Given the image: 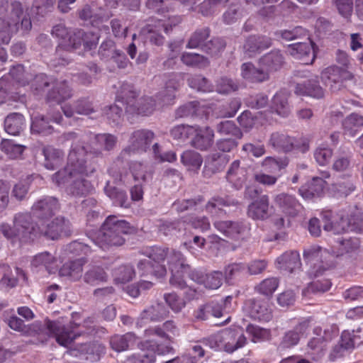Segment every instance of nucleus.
<instances>
[{"instance_id":"nucleus-1","label":"nucleus","mask_w":363,"mask_h":363,"mask_svg":"<svg viewBox=\"0 0 363 363\" xmlns=\"http://www.w3.org/2000/svg\"><path fill=\"white\" fill-rule=\"evenodd\" d=\"M66 140H72V146L65 168L52 176V182L59 187L65 189L67 194L74 197L86 196L94 189L86 177L92 174L95 166L89 159V154L98 155L103 150H112L117 142L116 136L91 133L79 135L77 133L64 134Z\"/></svg>"},{"instance_id":"nucleus-2","label":"nucleus","mask_w":363,"mask_h":363,"mask_svg":"<svg viewBox=\"0 0 363 363\" xmlns=\"http://www.w3.org/2000/svg\"><path fill=\"white\" fill-rule=\"evenodd\" d=\"M147 258L140 260L138 267L142 272V275L153 274L157 278L166 275L167 269L164 264H160L167 259L169 269L172 273L170 284L177 288L184 289L185 297L189 299L198 298L199 292L191 287H186V282L183 275L191 272L190 266L185 263L183 255L175 250L164 249L160 247H153L146 250Z\"/></svg>"},{"instance_id":"nucleus-3","label":"nucleus","mask_w":363,"mask_h":363,"mask_svg":"<svg viewBox=\"0 0 363 363\" xmlns=\"http://www.w3.org/2000/svg\"><path fill=\"white\" fill-rule=\"evenodd\" d=\"M180 74H172L169 76L163 90L152 97L145 96L137 100L134 87L130 84H123L121 90L117 93L118 102L125 106V112L130 115L148 116L152 114L157 108L170 105L174 102L179 84Z\"/></svg>"},{"instance_id":"nucleus-4","label":"nucleus","mask_w":363,"mask_h":363,"mask_svg":"<svg viewBox=\"0 0 363 363\" xmlns=\"http://www.w3.org/2000/svg\"><path fill=\"white\" fill-rule=\"evenodd\" d=\"M155 138V133L150 130L140 129L135 130L130 135L128 145L123 149L120 155L108 169L109 174L116 181L127 184L130 180V174L123 166L127 157L145 152L150 147Z\"/></svg>"},{"instance_id":"nucleus-5","label":"nucleus","mask_w":363,"mask_h":363,"mask_svg":"<svg viewBox=\"0 0 363 363\" xmlns=\"http://www.w3.org/2000/svg\"><path fill=\"white\" fill-rule=\"evenodd\" d=\"M135 228L125 220L109 216L101 229L91 237V240L103 250L112 246H121L125 242L124 235L133 233Z\"/></svg>"},{"instance_id":"nucleus-6","label":"nucleus","mask_w":363,"mask_h":363,"mask_svg":"<svg viewBox=\"0 0 363 363\" xmlns=\"http://www.w3.org/2000/svg\"><path fill=\"white\" fill-rule=\"evenodd\" d=\"M52 35L60 40L57 52L61 49L65 50H77L83 45L84 50H91L98 44L99 35L94 32H84L77 30L70 32L62 23L55 26Z\"/></svg>"},{"instance_id":"nucleus-7","label":"nucleus","mask_w":363,"mask_h":363,"mask_svg":"<svg viewBox=\"0 0 363 363\" xmlns=\"http://www.w3.org/2000/svg\"><path fill=\"white\" fill-rule=\"evenodd\" d=\"M31 216V212L16 213L13 219V226L3 223L0 225V232L12 242L16 240L26 242L38 236V226L33 225Z\"/></svg>"},{"instance_id":"nucleus-8","label":"nucleus","mask_w":363,"mask_h":363,"mask_svg":"<svg viewBox=\"0 0 363 363\" xmlns=\"http://www.w3.org/2000/svg\"><path fill=\"white\" fill-rule=\"evenodd\" d=\"M0 44H9L13 33L18 30L22 6L20 2L13 1L9 5L7 0H0Z\"/></svg>"},{"instance_id":"nucleus-9","label":"nucleus","mask_w":363,"mask_h":363,"mask_svg":"<svg viewBox=\"0 0 363 363\" xmlns=\"http://www.w3.org/2000/svg\"><path fill=\"white\" fill-rule=\"evenodd\" d=\"M167 12L164 10L163 13H158L163 16V18L155 17L149 19L141 30L140 34L148 39L150 42L155 45H162L164 42V38L162 35V31L168 34L172 28L181 23L182 18L179 16H172L166 18L164 13Z\"/></svg>"},{"instance_id":"nucleus-10","label":"nucleus","mask_w":363,"mask_h":363,"mask_svg":"<svg viewBox=\"0 0 363 363\" xmlns=\"http://www.w3.org/2000/svg\"><path fill=\"white\" fill-rule=\"evenodd\" d=\"M269 144L279 152L296 151L305 153L309 150L308 139L304 138H295L281 132L273 133L270 136Z\"/></svg>"},{"instance_id":"nucleus-11","label":"nucleus","mask_w":363,"mask_h":363,"mask_svg":"<svg viewBox=\"0 0 363 363\" xmlns=\"http://www.w3.org/2000/svg\"><path fill=\"white\" fill-rule=\"evenodd\" d=\"M141 350L133 354L128 359L130 363H154L155 354H166L169 353L172 348L168 345L158 344L155 339L147 338L140 343Z\"/></svg>"},{"instance_id":"nucleus-12","label":"nucleus","mask_w":363,"mask_h":363,"mask_svg":"<svg viewBox=\"0 0 363 363\" xmlns=\"http://www.w3.org/2000/svg\"><path fill=\"white\" fill-rule=\"evenodd\" d=\"M43 330L48 336L55 337L59 345L65 347L70 345L82 332L81 330H75V327L72 323L67 327H65L59 321H51L50 320H45Z\"/></svg>"},{"instance_id":"nucleus-13","label":"nucleus","mask_w":363,"mask_h":363,"mask_svg":"<svg viewBox=\"0 0 363 363\" xmlns=\"http://www.w3.org/2000/svg\"><path fill=\"white\" fill-rule=\"evenodd\" d=\"M209 341L214 342L213 345H211V347L215 350L223 347L225 351L231 353L245 345L246 337L239 333L226 330L220 334L212 337Z\"/></svg>"},{"instance_id":"nucleus-14","label":"nucleus","mask_w":363,"mask_h":363,"mask_svg":"<svg viewBox=\"0 0 363 363\" xmlns=\"http://www.w3.org/2000/svg\"><path fill=\"white\" fill-rule=\"evenodd\" d=\"M330 253L325 249L318 245H313L303 251V258L307 264L311 266L309 274L315 277L320 275L322 272L329 268V265L323 266V259L330 257Z\"/></svg>"},{"instance_id":"nucleus-15","label":"nucleus","mask_w":363,"mask_h":363,"mask_svg":"<svg viewBox=\"0 0 363 363\" xmlns=\"http://www.w3.org/2000/svg\"><path fill=\"white\" fill-rule=\"evenodd\" d=\"M210 30L208 28H204L196 30L191 36L186 48L189 49L197 48L202 46L206 52L213 55L219 52L225 48V43L219 38L210 40L207 44H203L208 38Z\"/></svg>"},{"instance_id":"nucleus-16","label":"nucleus","mask_w":363,"mask_h":363,"mask_svg":"<svg viewBox=\"0 0 363 363\" xmlns=\"http://www.w3.org/2000/svg\"><path fill=\"white\" fill-rule=\"evenodd\" d=\"M213 225L217 230L232 239L245 240L250 235V225L245 221L216 220Z\"/></svg>"},{"instance_id":"nucleus-17","label":"nucleus","mask_w":363,"mask_h":363,"mask_svg":"<svg viewBox=\"0 0 363 363\" xmlns=\"http://www.w3.org/2000/svg\"><path fill=\"white\" fill-rule=\"evenodd\" d=\"M60 208L57 198L44 196L38 199L31 207V214L41 223L48 221Z\"/></svg>"},{"instance_id":"nucleus-18","label":"nucleus","mask_w":363,"mask_h":363,"mask_svg":"<svg viewBox=\"0 0 363 363\" xmlns=\"http://www.w3.org/2000/svg\"><path fill=\"white\" fill-rule=\"evenodd\" d=\"M58 268L57 258L47 251L35 255L30 260V269L33 273L55 274Z\"/></svg>"},{"instance_id":"nucleus-19","label":"nucleus","mask_w":363,"mask_h":363,"mask_svg":"<svg viewBox=\"0 0 363 363\" xmlns=\"http://www.w3.org/2000/svg\"><path fill=\"white\" fill-rule=\"evenodd\" d=\"M244 310L248 315L262 322H268L272 318V308L268 301L249 299L245 303Z\"/></svg>"},{"instance_id":"nucleus-20","label":"nucleus","mask_w":363,"mask_h":363,"mask_svg":"<svg viewBox=\"0 0 363 363\" xmlns=\"http://www.w3.org/2000/svg\"><path fill=\"white\" fill-rule=\"evenodd\" d=\"M69 222L62 217H57L52 221H45L38 226V235L55 240L69 233Z\"/></svg>"},{"instance_id":"nucleus-21","label":"nucleus","mask_w":363,"mask_h":363,"mask_svg":"<svg viewBox=\"0 0 363 363\" xmlns=\"http://www.w3.org/2000/svg\"><path fill=\"white\" fill-rule=\"evenodd\" d=\"M314 45L311 40L292 43L289 45L287 51L294 58L301 60L303 64H312L315 58Z\"/></svg>"},{"instance_id":"nucleus-22","label":"nucleus","mask_w":363,"mask_h":363,"mask_svg":"<svg viewBox=\"0 0 363 363\" xmlns=\"http://www.w3.org/2000/svg\"><path fill=\"white\" fill-rule=\"evenodd\" d=\"M352 77V74L346 68L337 66L328 67L321 73L322 82L332 90L339 88L342 81L350 79Z\"/></svg>"},{"instance_id":"nucleus-23","label":"nucleus","mask_w":363,"mask_h":363,"mask_svg":"<svg viewBox=\"0 0 363 363\" xmlns=\"http://www.w3.org/2000/svg\"><path fill=\"white\" fill-rule=\"evenodd\" d=\"M322 219L324 222L323 229L333 234H341L355 230V228L350 224L348 219L343 216H341L340 221L337 222V218L333 216L331 211H323Z\"/></svg>"},{"instance_id":"nucleus-24","label":"nucleus","mask_w":363,"mask_h":363,"mask_svg":"<svg viewBox=\"0 0 363 363\" xmlns=\"http://www.w3.org/2000/svg\"><path fill=\"white\" fill-rule=\"evenodd\" d=\"M189 277L194 282L203 285L206 289H217L223 283V274L214 271L210 274H204L202 271L193 269L189 272Z\"/></svg>"},{"instance_id":"nucleus-25","label":"nucleus","mask_w":363,"mask_h":363,"mask_svg":"<svg viewBox=\"0 0 363 363\" xmlns=\"http://www.w3.org/2000/svg\"><path fill=\"white\" fill-rule=\"evenodd\" d=\"M269 198L262 195L254 200L247 208V216L255 220H264L270 216Z\"/></svg>"},{"instance_id":"nucleus-26","label":"nucleus","mask_w":363,"mask_h":363,"mask_svg":"<svg viewBox=\"0 0 363 363\" xmlns=\"http://www.w3.org/2000/svg\"><path fill=\"white\" fill-rule=\"evenodd\" d=\"M240 74L247 82L262 83L269 79L268 71L258 64L256 67L252 62H245L241 65Z\"/></svg>"},{"instance_id":"nucleus-27","label":"nucleus","mask_w":363,"mask_h":363,"mask_svg":"<svg viewBox=\"0 0 363 363\" xmlns=\"http://www.w3.org/2000/svg\"><path fill=\"white\" fill-rule=\"evenodd\" d=\"M196 132L192 135L191 146L200 150H206L210 148L214 140V131L211 128L194 125Z\"/></svg>"},{"instance_id":"nucleus-28","label":"nucleus","mask_w":363,"mask_h":363,"mask_svg":"<svg viewBox=\"0 0 363 363\" xmlns=\"http://www.w3.org/2000/svg\"><path fill=\"white\" fill-rule=\"evenodd\" d=\"M179 335V329L173 320L164 322L162 326L149 328L145 330V337L155 339L158 337L162 339L170 340L172 337Z\"/></svg>"},{"instance_id":"nucleus-29","label":"nucleus","mask_w":363,"mask_h":363,"mask_svg":"<svg viewBox=\"0 0 363 363\" xmlns=\"http://www.w3.org/2000/svg\"><path fill=\"white\" fill-rule=\"evenodd\" d=\"M86 262L84 257L65 262L60 269L59 275L70 281H78L82 278L83 266Z\"/></svg>"},{"instance_id":"nucleus-30","label":"nucleus","mask_w":363,"mask_h":363,"mask_svg":"<svg viewBox=\"0 0 363 363\" xmlns=\"http://www.w3.org/2000/svg\"><path fill=\"white\" fill-rule=\"evenodd\" d=\"M226 179L235 189H240L243 186L247 180V169L240 166V160L232 162L227 172Z\"/></svg>"},{"instance_id":"nucleus-31","label":"nucleus","mask_w":363,"mask_h":363,"mask_svg":"<svg viewBox=\"0 0 363 363\" xmlns=\"http://www.w3.org/2000/svg\"><path fill=\"white\" fill-rule=\"evenodd\" d=\"M295 93L297 95L308 96L318 99L324 96V91L318 84L316 76L307 81L297 83L295 87Z\"/></svg>"},{"instance_id":"nucleus-32","label":"nucleus","mask_w":363,"mask_h":363,"mask_svg":"<svg viewBox=\"0 0 363 363\" xmlns=\"http://www.w3.org/2000/svg\"><path fill=\"white\" fill-rule=\"evenodd\" d=\"M272 45V40L265 35H250L248 37L244 45L245 52L252 57Z\"/></svg>"},{"instance_id":"nucleus-33","label":"nucleus","mask_w":363,"mask_h":363,"mask_svg":"<svg viewBox=\"0 0 363 363\" xmlns=\"http://www.w3.org/2000/svg\"><path fill=\"white\" fill-rule=\"evenodd\" d=\"M311 318H302L294 329L286 333L283 338V345L285 347H291L298 344L301 337L307 332Z\"/></svg>"},{"instance_id":"nucleus-34","label":"nucleus","mask_w":363,"mask_h":363,"mask_svg":"<svg viewBox=\"0 0 363 363\" xmlns=\"http://www.w3.org/2000/svg\"><path fill=\"white\" fill-rule=\"evenodd\" d=\"M42 155L44 156L43 166L48 170H54L58 167L64 159V152L51 145L42 147Z\"/></svg>"},{"instance_id":"nucleus-35","label":"nucleus","mask_w":363,"mask_h":363,"mask_svg":"<svg viewBox=\"0 0 363 363\" xmlns=\"http://www.w3.org/2000/svg\"><path fill=\"white\" fill-rule=\"evenodd\" d=\"M274 202L284 213L294 216L300 210L301 205L292 195L281 193L276 195Z\"/></svg>"},{"instance_id":"nucleus-36","label":"nucleus","mask_w":363,"mask_h":363,"mask_svg":"<svg viewBox=\"0 0 363 363\" xmlns=\"http://www.w3.org/2000/svg\"><path fill=\"white\" fill-rule=\"evenodd\" d=\"M260 66L268 71L269 76L272 72H276L281 68L284 63V58L279 50H275L263 55L258 60Z\"/></svg>"},{"instance_id":"nucleus-37","label":"nucleus","mask_w":363,"mask_h":363,"mask_svg":"<svg viewBox=\"0 0 363 363\" xmlns=\"http://www.w3.org/2000/svg\"><path fill=\"white\" fill-rule=\"evenodd\" d=\"M168 311L160 303L151 306L145 309L140 314V318L138 322V325L142 327L143 324L149 321H161L167 317Z\"/></svg>"},{"instance_id":"nucleus-38","label":"nucleus","mask_w":363,"mask_h":363,"mask_svg":"<svg viewBox=\"0 0 363 363\" xmlns=\"http://www.w3.org/2000/svg\"><path fill=\"white\" fill-rule=\"evenodd\" d=\"M276 264L279 269L293 272L301 267L299 253L296 251L286 252L277 259Z\"/></svg>"},{"instance_id":"nucleus-39","label":"nucleus","mask_w":363,"mask_h":363,"mask_svg":"<svg viewBox=\"0 0 363 363\" xmlns=\"http://www.w3.org/2000/svg\"><path fill=\"white\" fill-rule=\"evenodd\" d=\"M138 342V337L133 333H127L125 335H115L110 340L111 348L116 352H123L135 346Z\"/></svg>"},{"instance_id":"nucleus-40","label":"nucleus","mask_w":363,"mask_h":363,"mask_svg":"<svg viewBox=\"0 0 363 363\" xmlns=\"http://www.w3.org/2000/svg\"><path fill=\"white\" fill-rule=\"evenodd\" d=\"M289 161L286 157H267L262 162L261 165L264 172L279 178L282 174V170L287 167Z\"/></svg>"},{"instance_id":"nucleus-41","label":"nucleus","mask_w":363,"mask_h":363,"mask_svg":"<svg viewBox=\"0 0 363 363\" xmlns=\"http://www.w3.org/2000/svg\"><path fill=\"white\" fill-rule=\"evenodd\" d=\"M4 319L12 330L20 332L26 335H30V330L31 328L35 330V328L38 327L37 323H33L30 326L25 325L23 321L14 314L13 310L5 311L4 313Z\"/></svg>"},{"instance_id":"nucleus-42","label":"nucleus","mask_w":363,"mask_h":363,"mask_svg":"<svg viewBox=\"0 0 363 363\" xmlns=\"http://www.w3.org/2000/svg\"><path fill=\"white\" fill-rule=\"evenodd\" d=\"M205 105L201 101H190L179 106L176 116L179 118L188 117L191 116H200L201 113L209 114L208 109H204Z\"/></svg>"},{"instance_id":"nucleus-43","label":"nucleus","mask_w":363,"mask_h":363,"mask_svg":"<svg viewBox=\"0 0 363 363\" xmlns=\"http://www.w3.org/2000/svg\"><path fill=\"white\" fill-rule=\"evenodd\" d=\"M180 161L188 171L198 172L202 165L203 158L199 152L189 150L182 152Z\"/></svg>"},{"instance_id":"nucleus-44","label":"nucleus","mask_w":363,"mask_h":363,"mask_svg":"<svg viewBox=\"0 0 363 363\" xmlns=\"http://www.w3.org/2000/svg\"><path fill=\"white\" fill-rule=\"evenodd\" d=\"M25 127V118L18 113L9 114L4 121V128L10 135H18Z\"/></svg>"},{"instance_id":"nucleus-45","label":"nucleus","mask_w":363,"mask_h":363,"mask_svg":"<svg viewBox=\"0 0 363 363\" xmlns=\"http://www.w3.org/2000/svg\"><path fill=\"white\" fill-rule=\"evenodd\" d=\"M72 96L71 89L65 81L56 82L54 87L48 94V101H55L60 104Z\"/></svg>"},{"instance_id":"nucleus-46","label":"nucleus","mask_w":363,"mask_h":363,"mask_svg":"<svg viewBox=\"0 0 363 363\" xmlns=\"http://www.w3.org/2000/svg\"><path fill=\"white\" fill-rule=\"evenodd\" d=\"M363 127V116L352 113L342 121V128L346 135L354 137Z\"/></svg>"},{"instance_id":"nucleus-47","label":"nucleus","mask_w":363,"mask_h":363,"mask_svg":"<svg viewBox=\"0 0 363 363\" xmlns=\"http://www.w3.org/2000/svg\"><path fill=\"white\" fill-rule=\"evenodd\" d=\"M363 343V326L357 330H345L341 335V346L346 350L352 349Z\"/></svg>"},{"instance_id":"nucleus-48","label":"nucleus","mask_w":363,"mask_h":363,"mask_svg":"<svg viewBox=\"0 0 363 363\" xmlns=\"http://www.w3.org/2000/svg\"><path fill=\"white\" fill-rule=\"evenodd\" d=\"M272 109L281 117H287L289 115L291 110L288 104V96L285 92L280 91L274 96Z\"/></svg>"},{"instance_id":"nucleus-49","label":"nucleus","mask_w":363,"mask_h":363,"mask_svg":"<svg viewBox=\"0 0 363 363\" xmlns=\"http://www.w3.org/2000/svg\"><path fill=\"white\" fill-rule=\"evenodd\" d=\"M65 116L70 118L74 116L75 113L88 115L92 112L93 108L90 102L86 99H82L77 101L73 108L70 105L65 104L61 106Z\"/></svg>"},{"instance_id":"nucleus-50","label":"nucleus","mask_w":363,"mask_h":363,"mask_svg":"<svg viewBox=\"0 0 363 363\" xmlns=\"http://www.w3.org/2000/svg\"><path fill=\"white\" fill-rule=\"evenodd\" d=\"M104 192L112 201L113 205L124 208L129 206L130 203L126 193L123 191H118L116 188L111 186L109 182H107L104 187Z\"/></svg>"},{"instance_id":"nucleus-51","label":"nucleus","mask_w":363,"mask_h":363,"mask_svg":"<svg viewBox=\"0 0 363 363\" xmlns=\"http://www.w3.org/2000/svg\"><path fill=\"white\" fill-rule=\"evenodd\" d=\"M325 181L322 178H313L308 186L301 187L299 192L302 197L306 199H309L314 196H318L323 191L325 188Z\"/></svg>"},{"instance_id":"nucleus-52","label":"nucleus","mask_w":363,"mask_h":363,"mask_svg":"<svg viewBox=\"0 0 363 363\" xmlns=\"http://www.w3.org/2000/svg\"><path fill=\"white\" fill-rule=\"evenodd\" d=\"M196 132L194 125H177L170 129V136L179 142H186L192 138V135Z\"/></svg>"},{"instance_id":"nucleus-53","label":"nucleus","mask_w":363,"mask_h":363,"mask_svg":"<svg viewBox=\"0 0 363 363\" xmlns=\"http://www.w3.org/2000/svg\"><path fill=\"white\" fill-rule=\"evenodd\" d=\"M181 60L186 66L199 69L205 68L209 65L208 58L194 52H184Z\"/></svg>"},{"instance_id":"nucleus-54","label":"nucleus","mask_w":363,"mask_h":363,"mask_svg":"<svg viewBox=\"0 0 363 363\" xmlns=\"http://www.w3.org/2000/svg\"><path fill=\"white\" fill-rule=\"evenodd\" d=\"M108 276L101 267H93L84 275V281L88 284L95 286L107 281Z\"/></svg>"},{"instance_id":"nucleus-55","label":"nucleus","mask_w":363,"mask_h":363,"mask_svg":"<svg viewBox=\"0 0 363 363\" xmlns=\"http://www.w3.org/2000/svg\"><path fill=\"white\" fill-rule=\"evenodd\" d=\"M243 9L239 3L230 4L223 14V21L227 25H230L240 21L243 16Z\"/></svg>"},{"instance_id":"nucleus-56","label":"nucleus","mask_w":363,"mask_h":363,"mask_svg":"<svg viewBox=\"0 0 363 363\" xmlns=\"http://www.w3.org/2000/svg\"><path fill=\"white\" fill-rule=\"evenodd\" d=\"M30 130L32 133L48 135L52 131V127L46 118L41 116L32 117Z\"/></svg>"},{"instance_id":"nucleus-57","label":"nucleus","mask_w":363,"mask_h":363,"mask_svg":"<svg viewBox=\"0 0 363 363\" xmlns=\"http://www.w3.org/2000/svg\"><path fill=\"white\" fill-rule=\"evenodd\" d=\"M229 0H204L199 6V12L203 16H211L219 13V6L225 5Z\"/></svg>"},{"instance_id":"nucleus-58","label":"nucleus","mask_w":363,"mask_h":363,"mask_svg":"<svg viewBox=\"0 0 363 363\" xmlns=\"http://www.w3.org/2000/svg\"><path fill=\"white\" fill-rule=\"evenodd\" d=\"M331 282L329 279L318 280L310 283L302 291L305 297H310L312 294L323 293L328 291L331 287Z\"/></svg>"},{"instance_id":"nucleus-59","label":"nucleus","mask_w":363,"mask_h":363,"mask_svg":"<svg viewBox=\"0 0 363 363\" xmlns=\"http://www.w3.org/2000/svg\"><path fill=\"white\" fill-rule=\"evenodd\" d=\"M333 155V150L325 144L318 145L313 153L314 159L320 166L328 165L330 162Z\"/></svg>"},{"instance_id":"nucleus-60","label":"nucleus","mask_w":363,"mask_h":363,"mask_svg":"<svg viewBox=\"0 0 363 363\" xmlns=\"http://www.w3.org/2000/svg\"><path fill=\"white\" fill-rule=\"evenodd\" d=\"M1 150L11 159H17L20 157L24 150L25 146L15 144L13 140H3L1 143Z\"/></svg>"},{"instance_id":"nucleus-61","label":"nucleus","mask_w":363,"mask_h":363,"mask_svg":"<svg viewBox=\"0 0 363 363\" xmlns=\"http://www.w3.org/2000/svg\"><path fill=\"white\" fill-rule=\"evenodd\" d=\"M325 347V340L323 337H313L308 343L307 353L313 359H318Z\"/></svg>"},{"instance_id":"nucleus-62","label":"nucleus","mask_w":363,"mask_h":363,"mask_svg":"<svg viewBox=\"0 0 363 363\" xmlns=\"http://www.w3.org/2000/svg\"><path fill=\"white\" fill-rule=\"evenodd\" d=\"M339 250L337 252L333 250L335 256L342 255L344 253L351 252L359 247V240L357 238H342L337 241Z\"/></svg>"},{"instance_id":"nucleus-63","label":"nucleus","mask_w":363,"mask_h":363,"mask_svg":"<svg viewBox=\"0 0 363 363\" xmlns=\"http://www.w3.org/2000/svg\"><path fill=\"white\" fill-rule=\"evenodd\" d=\"M232 297L227 296L221 303L211 302L208 303L211 306V314L216 318H220L225 313H228L232 309Z\"/></svg>"},{"instance_id":"nucleus-64","label":"nucleus","mask_w":363,"mask_h":363,"mask_svg":"<svg viewBox=\"0 0 363 363\" xmlns=\"http://www.w3.org/2000/svg\"><path fill=\"white\" fill-rule=\"evenodd\" d=\"M217 132L220 135H233L241 138L242 133L240 128L230 121H222L217 125Z\"/></svg>"}]
</instances>
